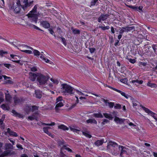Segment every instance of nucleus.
Segmentation results:
<instances>
[{
  "mask_svg": "<svg viewBox=\"0 0 157 157\" xmlns=\"http://www.w3.org/2000/svg\"><path fill=\"white\" fill-rule=\"evenodd\" d=\"M7 93H5L6 99L7 101H10L11 98V97L10 95L8 93V91L6 90Z\"/></svg>",
  "mask_w": 157,
  "mask_h": 157,
  "instance_id": "23",
  "label": "nucleus"
},
{
  "mask_svg": "<svg viewBox=\"0 0 157 157\" xmlns=\"http://www.w3.org/2000/svg\"><path fill=\"white\" fill-rule=\"evenodd\" d=\"M103 115L104 117L107 118L109 119H111L112 118V117L111 116L110 114L107 113H103Z\"/></svg>",
  "mask_w": 157,
  "mask_h": 157,
  "instance_id": "37",
  "label": "nucleus"
},
{
  "mask_svg": "<svg viewBox=\"0 0 157 157\" xmlns=\"http://www.w3.org/2000/svg\"><path fill=\"white\" fill-rule=\"evenodd\" d=\"M14 102L16 105L19 104L21 103L23 100L21 98H18L15 96L14 97Z\"/></svg>",
  "mask_w": 157,
  "mask_h": 157,
  "instance_id": "9",
  "label": "nucleus"
},
{
  "mask_svg": "<svg viewBox=\"0 0 157 157\" xmlns=\"http://www.w3.org/2000/svg\"><path fill=\"white\" fill-rule=\"evenodd\" d=\"M10 56L14 60L15 59H21V56H17L13 54H11Z\"/></svg>",
  "mask_w": 157,
  "mask_h": 157,
  "instance_id": "34",
  "label": "nucleus"
},
{
  "mask_svg": "<svg viewBox=\"0 0 157 157\" xmlns=\"http://www.w3.org/2000/svg\"><path fill=\"white\" fill-rule=\"evenodd\" d=\"M86 123L87 124H97V122L94 119H89L86 121Z\"/></svg>",
  "mask_w": 157,
  "mask_h": 157,
  "instance_id": "20",
  "label": "nucleus"
},
{
  "mask_svg": "<svg viewBox=\"0 0 157 157\" xmlns=\"http://www.w3.org/2000/svg\"><path fill=\"white\" fill-rule=\"evenodd\" d=\"M5 149L9 150V149H13V146L10 143H6L5 144Z\"/></svg>",
  "mask_w": 157,
  "mask_h": 157,
  "instance_id": "21",
  "label": "nucleus"
},
{
  "mask_svg": "<svg viewBox=\"0 0 157 157\" xmlns=\"http://www.w3.org/2000/svg\"><path fill=\"white\" fill-rule=\"evenodd\" d=\"M28 48H29L30 49L33 50V52L34 55L36 56H40V59L44 60V61L47 63H49L51 64L52 63V62L49 59H47L46 57H44V56L41 53H40V52L36 50L33 49L32 47L28 46L25 45Z\"/></svg>",
  "mask_w": 157,
  "mask_h": 157,
  "instance_id": "2",
  "label": "nucleus"
},
{
  "mask_svg": "<svg viewBox=\"0 0 157 157\" xmlns=\"http://www.w3.org/2000/svg\"><path fill=\"white\" fill-rule=\"evenodd\" d=\"M50 80L52 82H53L54 83L57 84L59 83V81L57 79H54L53 78H51Z\"/></svg>",
  "mask_w": 157,
  "mask_h": 157,
  "instance_id": "52",
  "label": "nucleus"
},
{
  "mask_svg": "<svg viewBox=\"0 0 157 157\" xmlns=\"http://www.w3.org/2000/svg\"><path fill=\"white\" fill-rule=\"evenodd\" d=\"M32 107V111L33 112L34 110H37L38 109L39 107L36 105H33Z\"/></svg>",
  "mask_w": 157,
  "mask_h": 157,
  "instance_id": "46",
  "label": "nucleus"
},
{
  "mask_svg": "<svg viewBox=\"0 0 157 157\" xmlns=\"http://www.w3.org/2000/svg\"><path fill=\"white\" fill-rule=\"evenodd\" d=\"M25 111L27 113H29L32 111V107L31 106H26L25 109Z\"/></svg>",
  "mask_w": 157,
  "mask_h": 157,
  "instance_id": "26",
  "label": "nucleus"
},
{
  "mask_svg": "<svg viewBox=\"0 0 157 157\" xmlns=\"http://www.w3.org/2000/svg\"><path fill=\"white\" fill-rule=\"evenodd\" d=\"M109 16V15L108 14H104L101 13L98 18L97 21L99 23L101 22V21H104L107 19Z\"/></svg>",
  "mask_w": 157,
  "mask_h": 157,
  "instance_id": "4",
  "label": "nucleus"
},
{
  "mask_svg": "<svg viewBox=\"0 0 157 157\" xmlns=\"http://www.w3.org/2000/svg\"><path fill=\"white\" fill-rule=\"evenodd\" d=\"M43 124L45 125H48V126H53L55 124V123L54 122H52L51 124H46V123H43Z\"/></svg>",
  "mask_w": 157,
  "mask_h": 157,
  "instance_id": "58",
  "label": "nucleus"
},
{
  "mask_svg": "<svg viewBox=\"0 0 157 157\" xmlns=\"http://www.w3.org/2000/svg\"><path fill=\"white\" fill-rule=\"evenodd\" d=\"M28 6V3H25V5L22 6L21 7L23 9L24 11H25L27 8V7Z\"/></svg>",
  "mask_w": 157,
  "mask_h": 157,
  "instance_id": "45",
  "label": "nucleus"
},
{
  "mask_svg": "<svg viewBox=\"0 0 157 157\" xmlns=\"http://www.w3.org/2000/svg\"><path fill=\"white\" fill-rule=\"evenodd\" d=\"M114 91L120 93L122 96L124 97L126 99H128L129 96L127 94L121 91V90L115 88Z\"/></svg>",
  "mask_w": 157,
  "mask_h": 157,
  "instance_id": "15",
  "label": "nucleus"
},
{
  "mask_svg": "<svg viewBox=\"0 0 157 157\" xmlns=\"http://www.w3.org/2000/svg\"><path fill=\"white\" fill-rule=\"evenodd\" d=\"M63 104L62 101H60L59 103H58L56 105L55 107V109L56 110H59V108L63 106Z\"/></svg>",
  "mask_w": 157,
  "mask_h": 157,
  "instance_id": "25",
  "label": "nucleus"
},
{
  "mask_svg": "<svg viewBox=\"0 0 157 157\" xmlns=\"http://www.w3.org/2000/svg\"><path fill=\"white\" fill-rule=\"evenodd\" d=\"M109 121L108 120L106 119H104L103 120V121L102 122V123L103 124H105L108 123Z\"/></svg>",
  "mask_w": 157,
  "mask_h": 157,
  "instance_id": "60",
  "label": "nucleus"
},
{
  "mask_svg": "<svg viewBox=\"0 0 157 157\" xmlns=\"http://www.w3.org/2000/svg\"><path fill=\"white\" fill-rule=\"evenodd\" d=\"M12 113L16 117H18L20 118H23L24 117V116L21 114L18 113L16 112L14 110H12Z\"/></svg>",
  "mask_w": 157,
  "mask_h": 157,
  "instance_id": "18",
  "label": "nucleus"
},
{
  "mask_svg": "<svg viewBox=\"0 0 157 157\" xmlns=\"http://www.w3.org/2000/svg\"><path fill=\"white\" fill-rule=\"evenodd\" d=\"M104 86L106 87H108L111 89L113 90H115V88H114V87H113L111 86H110L106 84H105L104 85Z\"/></svg>",
  "mask_w": 157,
  "mask_h": 157,
  "instance_id": "57",
  "label": "nucleus"
},
{
  "mask_svg": "<svg viewBox=\"0 0 157 157\" xmlns=\"http://www.w3.org/2000/svg\"><path fill=\"white\" fill-rule=\"evenodd\" d=\"M32 25L33 27V28L34 29H37V30H39L42 31H43L41 29H40L38 27H37L36 26L34 25Z\"/></svg>",
  "mask_w": 157,
  "mask_h": 157,
  "instance_id": "62",
  "label": "nucleus"
},
{
  "mask_svg": "<svg viewBox=\"0 0 157 157\" xmlns=\"http://www.w3.org/2000/svg\"><path fill=\"white\" fill-rule=\"evenodd\" d=\"M82 134L86 137H88L89 138H90L92 137L91 135L88 132H83Z\"/></svg>",
  "mask_w": 157,
  "mask_h": 157,
  "instance_id": "40",
  "label": "nucleus"
},
{
  "mask_svg": "<svg viewBox=\"0 0 157 157\" xmlns=\"http://www.w3.org/2000/svg\"><path fill=\"white\" fill-rule=\"evenodd\" d=\"M147 86L151 87H155V88L157 87V85L153 83H151L150 82H148L147 84Z\"/></svg>",
  "mask_w": 157,
  "mask_h": 157,
  "instance_id": "29",
  "label": "nucleus"
},
{
  "mask_svg": "<svg viewBox=\"0 0 157 157\" xmlns=\"http://www.w3.org/2000/svg\"><path fill=\"white\" fill-rule=\"evenodd\" d=\"M40 25L45 28H48L50 26V24L46 21H40Z\"/></svg>",
  "mask_w": 157,
  "mask_h": 157,
  "instance_id": "8",
  "label": "nucleus"
},
{
  "mask_svg": "<svg viewBox=\"0 0 157 157\" xmlns=\"http://www.w3.org/2000/svg\"><path fill=\"white\" fill-rule=\"evenodd\" d=\"M49 77L48 75H45L40 73H37V81L39 85H45L49 79Z\"/></svg>",
  "mask_w": 157,
  "mask_h": 157,
  "instance_id": "1",
  "label": "nucleus"
},
{
  "mask_svg": "<svg viewBox=\"0 0 157 157\" xmlns=\"http://www.w3.org/2000/svg\"><path fill=\"white\" fill-rule=\"evenodd\" d=\"M22 51L29 54H31L32 53V51L31 50H25L24 51Z\"/></svg>",
  "mask_w": 157,
  "mask_h": 157,
  "instance_id": "61",
  "label": "nucleus"
},
{
  "mask_svg": "<svg viewBox=\"0 0 157 157\" xmlns=\"http://www.w3.org/2000/svg\"><path fill=\"white\" fill-rule=\"evenodd\" d=\"M124 119L120 118L116 116L115 117L114 119V121L116 123H119L120 124H122L124 122Z\"/></svg>",
  "mask_w": 157,
  "mask_h": 157,
  "instance_id": "14",
  "label": "nucleus"
},
{
  "mask_svg": "<svg viewBox=\"0 0 157 157\" xmlns=\"http://www.w3.org/2000/svg\"><path fill=\"white\" fill-rule=\"evenodd\" d=\"M118 148L119 150L121 151L120 155L121 157H124L123 154L126 153L127 152L126 151V148L120 145L118 147Z\"/></svg>",
  "mask_w": 157,
  "mask_h": 157,
  "instance_id": "7",
  "label": "nucleus"
},
{
  "mask_svg": "<svg viewBox=\"0 0 157 157\" xmlns=\"http://www.w3.org/2000/svg\"><path fill=\"white\" fill-rule=\"evenodd\" d=\"M62 87L61 88V92L66 95L69 93V86L66 84H62Z\"/></svg>",
  "mask_w": 157,
  "mask_h": 157,
  "instance_id": "5",
  "label": "nucleus"
},
{
  "mask_svg": "<svg viewBox=\"0 0 157 157\" xmlns=\"http://www.w3.org/2000/svg\"><path fill=\"white\" fill-rule=\"evenodd\" d=\"M58 38H61L62 40V41L63 42V44L64 45H66V40L63 37H60L59 36H58Z\"/></svg>",
  "mask_w": 157,
  "mask_h": 157,
  "instance_id": "51",
  "label": "nucleus"
},
{
  "mask_svg": "<svg viewBox=\"0 0 157 157\" xmlns=\"http://www.w3.org/2000/svg\"><path fill=\"white\" fill-rule=\"evenodd\" d=\"M31 70L32 71H37V69L36 67H32L31 68Z\"/></svg>",
  "mask_w": 157,
  "mask_h": 157,
  "instance_id": "64",
  "label": "nucleus"
},
{
  "mask_svg": "<svg viewBox=\"0 0 157 157\" xmlns=\"http://www.w3.org/2000/svg\"><path fill=\"white\" fill-rule=\"evenodd\" d=\"M21 6H17L14 9V12L16 13H19L21 11Z\"/></svg>",
  "mask_w": 157,
  "mask_h": 157,
  "instance_id": "32",
  "label": "nucleus"
},
{
  "mask_svg": "<svg viewBox=\"0 0 157 157\" xmlns=\"http://www.w3.org/2000/svg\"><path fill=\"white\" fill-rule=\"evenodd\" d=\"M102 101L105 104L108 103V105L109 107L110 108H113L114 105V102H109V100H108L105 99L104 98H103L102 99Z\"/></svg>",
  "mask_w": 157,
  "mask_h": 157,
  "instance_id": "11",
  "label": "nucleus"
},
{
  "mask_svg": "<svg viewBox=\"0 0 157 157\" xmlns=\"http://www.w3.org/2000/svg\"><path fill=\"white\" fill-rule=\"evenodd\" d=\"M3 76L4 79L6 80V83H10V84L12 83V82L11 80H7V79H9L10 78V77H7L5 75H3Z\"/></svg>",
  "mask_w": 157,
  "mask_h": 157,
  "instance_id": "36",
  "label": "nucleus"
},
{
  "mask_svg": "<svg viewBox=\"0 0 157 157\" xmlns=\"http://www.w3.org/2000/svg\"><path fill=\"white\" fill-rule=\"evenodd\" d=\"M27 16L29 18H31L30 19V21L32 22H34L36 23L38 15L36 13H29Z\"/></svg>",
  "mask_w": 157,
  "mask_h": 157,
  "instance_id": "3",
  "label": "nucleus"
},
{
  "mask_svg": "<svg viewBox=\"0 0 157 157\" xmlns=\"http://www.w3.org/2000/svg\"><path fill=\"white\" fill-rule=\"evenodd\" d=\"M75 89L73 87L69 86V94H73L75 93Z\"/></svg>",
  "mask_w": 157,
  "mask_h": 157,
  "instance_id": "28",
  "label": "nucleus"
},
{
  "mask_svg": "<svg viewBox=\"0 0 157 157\" xmlns=\"http://www.w3.org/2000/svg\"><path fill=\"white\" fill-rule=\"evenodd\" d=\"M11 154V151L6 150L4 151L0 155V157H4L9 155H10Z\"/></svg>",
  "mask_w": 157,
  "mask_h": 157,
  "instance_id": "12",
  "label": "nucleus"
},
{
  "mask_svg": "<svg viewBox=\"0 0 157 157\" xmlns=\"http://www.w3.org/2000/svg\"><path fill=\"white\" fill-rule=\"evenodd\" d=\"M122 28L124 31V32H128L130 31L135 30V27L134 26L125 27Z\"/></svg>",
  "mask_w": 157,
  "mask_h": 157,
  "instance_id": "16",
  "label": "nucleus"
},
{
  "mask_svg": "<svg viewBox=\"0 0 157 157\" xmlns=\"http://www.w3.org/2000/svg\"><path fill=\"white\" fill-rule=\"evenodd\" d=\"M36 97L38 98H40L42 96V92L40 90H37L35 91Z\"/></svg>",
  "mask_w": 157,
  "mask_h": 157,
  "instance_id": "13",
  "label": "nucleus"
},
{
  "mask_svg": "<svg viewBox=\"0 0 157 157\" xmlns=\"http://www.w3.org/2000/svg\"><path fill=\"white\" fill-rule=\"evenodd\" d=\"M64 149H66L67 151H69V148L67 147L64 144L63 145L62 148H61V150L62 151Z\"/></svg>",
  "mask_w": 157,
  "mask_h": 157,
  "instance_id": "48",
  "label": "nucleus"
},
{
  "mask_svg": "<svg viewBox=\"0 0 157 157\" xmlns=\"http://www.w3.org/2000/svg\"><path fill=\"white\" fill-rule=\"evenodd\" d=\"M62 100V97L61 96H59L57 98L56 101V103H58V102L61 101Z\"/></svg>",
  "mask_w": 157,
  "mask_h": 157,
  "instance_id": "56",
  "label": "nucleus"
},
{
  "mask_svg": "<svg viewBox=\"0 0 157 157\" xmlns=\"http://www.w3.org/2000/svg\"><path fill=\"white\" fill-rule=\"evenodd\" d=\"M43 130L44 132L47 133V134L49 135V136H52V134L48 131V129H47L46 127H44L43 128Z\"/></svg>",
  "mask_w": 157,
  "mask_h": 157,
  "instance_id": "38",
  "label": "nucleus"
},
{
  "mask_svg": "<svg viewBox=\"0 0 157 157\" xmlns=\"http://www.w3.org/2000/svg\"><path fill=\"white\" fill-rule=\"evenodd\" d=\"M110 145L113 147H117L118 146V144L114 142H110Z\"/></svg>",
  "mask_w": 157,
  "mask_h": 157,
  "instance_id": "43",
  "label": "nucleus"
},
{
  "mask_svg": "<svg viewBox=\"0 0 157 157\" xmlns=\"http://www.w3.org/2000/svg\"><path fill=\"white\" fill-rule=\"evenodd\" d=\"M98 0H92L90 2L91 6H94L95 5Z\"/></svg>",
  "mask_w": 157,
  "mask_h": 157,
  "instance_id": "47",
  "label": "nucleus"
},
{
  "mask_svg": "<svg viewBox=\"0 0 157 157\" xmlns=\"http://www.w3.org/2000/svg\"><path fill=\"white\" fill-rule=\"evenodd\" d=\"M104 143V140L103 139H102L101 140H98L94 142V144L97 146H99L101 145H102V144Z\"/></svg>",
  "mask_w": 157,
  "mask_h": 157,
  "instance_id": "19",
  "label": "nucleus"
},
{
  "mask_svg": "<svg viewBox=\"0 0 157 157\" xmlns=\"http://www.w3.org/2000/svg\"><path fill=\"white\" fill-rule=\"evenodd\" d=\"M93 116L95 118H103V117L102 114L100 112L98 113H94L93 114Z\"/></svg>",
  "mask_w": 157,
  "mask_h": 157,
  "instance_id": "22",
  "label": "nucleus"
},
{
  "mask_svg": "<svg viewBox=\"0 0 157 157\" xmlns=\"http://www.w3.org/2000/svg\"><path fill=\"white\" fill-rule=\"evenodd\" d=\"M58 144L60 146H62L64 144V141H61L60 140H58Z\"/></svg>",
  "mask_w": 157,
  "mask_h": 157,
  "instance_id": "50",
  "label": "nucleus"
},
{
  "mask_svg": "<svg viewBox=\"0 0 157 157\" xmlns=\"http://www.w3.org/2000/svg\"><path fill=\"white\" fill-rule=\"evenodd\" d=\"M127 6L130 8L132 9L135 10L139 11L138 10V6H132V5H127Z\"/></svg>",
  "mask_w": 157,
  "mask_h": 157,
  "instance_id": "39",
  "label": "nucleus"
},
{
  "mask_svg": "<svg viewBox=\"0 0 157 157\" xmlns=\"http://www.w3.org/2000/svg\"><path fill=\"white\" fill-rule=\"evenodd\" d=\"M121 82L124 84H126L127 83L128 80L127 78H121L120 80Z\"/></svg>",
  "mask_w": 157,
  "mask_h": 157,
  "instance_id": "42",
  "label": "nucleus"
},
{
  "mask_svg": "<svg viewBox=\"0 0 157 157\" xmlns=\"http://www.w3.org/2000/svg\"><path fill=\"white\" fill-rule=\"evenodd\" d=\"M140 106L148 114L150 113V112H151V110H149L148 108L145 107L143 106L142 105H140Z\"/></svg>",
  "mask_w": 157,
  "mask_h": 157,
  "instance_id": "33",
  "label": "nucleus"
},
{
  "mask_svg": "<svg viewBox=\"0 0 157 157\" xmlns=\"http://www.w3.org/2000/svg\"><path fill=\"white\" fill-rule=\"evenodd\" d=\"M69 128L71 131H73V132H76L77 133L79 131V130H78L77 129H76L75 128H72L71 127L69 126Z\"/></svg>",
  "mask_w": 157,
  "mask_h": 157,
  "instance_id": "49",
  "label": "nucleus"
},
{
  "mask_svg": "<svg viewBox=\"0 0 157 157\" xmlns=\"http://www.w3.org/2000/svg\"><path fill=\"white\" fill-rule=\"evenodd\" d=\"M129 61L131 63L134 64L136 62V60L135 59H128Z\"/></svg>",
  "mask_w": 157,
  "mask_h": 157,
  "instance_id": "53",
  "label": "nucleus"
},
{
  "mask_svg": "<svg viewBox=\"0 0 157 157\" xmlns=\"http://www.w3.org/2000/svg\"><path fill=\"white\" fill-rule=\"evenodd\" d=\"M73 99L75 100V103H73L71 107H69V110L72 109L74 108L76 106L77 104L78 103L79 101L78 97L75 95Z\"/></svg>",
  "mask_w": 157,
  "mask_h": 157,
  "instance_id": "10",
  "label": "nucleus"
},
{
  "mask_svg": "<svg viewBox=\"0 0 157 157\" xmlns=\"http://www.w3.org/2000/svg\"><path fill=\"white\" fill-rule=\"evenodd\" d=\"M143 7L142 6H140L139 7H138V10H139L138 11H142V9Z\"/></svg>",
  "mask_w": 157,
  "mask_h": 157,
  "instance_id": "63",
  "label": "nucleus"
},
{
  "mask_svg": "<svg viewBox=\"0 0 157 157\" xmlns=\"http://www.w3.org/2000/svg\"><path fill=\"white\" fill-rule=\"evenodd\" d=\"M58 127L59 128L62 129L64 130H68V128L66 126L63 125H59Z\"/></svg>",
  "mask_w": 157,
  "mask_h": 157,
  "instance_id": "35",
  "label": "nucleus"
},
{
  "mask_svg": "<svg viewBox=\"0 0 157 157\" xmlns=\"http://www.w3.org/2000/svg\"><path fill=\"white\" fill-rule=\"evenodd\" d=\"M38 5H36L33 10L31 11L29 13H31L32 14L33 13H34L36 12V9L37 8V7H38Z\"/></svg>",
  "mask_w": 157,
  "mask_h": 157,
  "instance_id": "31",
  "label": "nucleus"
},
{
  "mask_svg": "<svg viewBox=\"0 0 157 157\" xmlns=\"http://www.w3.org/2000/svg\"><path fill=\"white\" fill-rule=\"evenodd\" d=\"M71 29L73 34L78 35L80 34V31L79 29H76L73 28H72Z\"/></svg>",
  "mask_w": 157,
  "mask_h": 157,
  "instance_id": "24",
  "label": "nucleus"
},
{
  "mask_svg": "<svg viewBox=\"0 0 157 157\" xmlns=\"http://www.w3.org/2000/svg\"><path fill=\"white\" fill-rule=\"evenodd\" d=\"M7 52L4 51L2 50L0 51V56H3L4 54H7Z\"/></svg>",
  "mask_w": 157,
  "mask_h": 157,
  "instance_id": "54",
  "label": "nucleus"
},
{
  "mask_svg": "<svg viewBox=\"0 0 157 157\" xmlns=\"http://www.w3.org/2000/svg\"><path fill=\"white\" fill-rule=\"evenodd\" d=\"M13 62H16V63H19V64H20V65H22L23 63H21L20 62V60H12Z\"/></svg>",
  "mask_w": 157,
  "mask_h": 157,
  "instance_id": "59",
  "label": "nucleus"
},
{
  "mask_svg": "<svg viewBox=\"0 0 157 157\" xmlns=\"http://www.w3.org/2000/svg\"><path fill=\"white\" fill-rule=\"evenodd\" d=\"M98 28H101L102 30H105L106 29L108 30L109 29V27L108 26H99Z\"/></svg>",
  "mask_w": 157,
  "mask_h": 157,
  "instance_id": "41",
  "label": "nucleus"
},
{
  "mask_svg": "<svg viewBox=\"0 0 157 157\" xmlns=\"http://www.w3.org/2000/svg\"><path fill=\"white\" fill-rule=\"evenodd\" d=\"M6 133H9V135L10 136H13L15 137H17V135L16 132L11 131L9 128L7 129Z\"/></svg>",
  "mask_w": 157,
  "mask_h": 157,
  "instance_id": "17",
  "label": "nucleus"
},
{
  "mask_svg": "<svg viewBox=\"0 0 157 157\" xmlns=\"http://www.w3.org/2000/svg\"><path fill=\"white\" fill-rule=\"evenodd\" d=\"M151 47L155 53L157 55V44H153L152 45Z\"/></svg>",
  "mask_w": 157,
  "mask_h": 157,
  "instance_id": "30",
  "label": "nucleus"
},
{
  "mask_svg": "<svg viewBox=\"0 0 157 157\" xmlns=\"http://www.w3.org/2000/svg\"><path fill=\"white\" fill-rule=\"evenodd\" d=\"M29 78L33 82L35 81L36 78H37V74H36L33 73L29 72Z\"/></svg>",
  "mask_w": 157,
  "mask_h": 157,
  "instance_id": "6",
  "label": "nucleus"
},
{
  "mask_svg": "<svg viewBox=\"0 0 157 157\" xmlns=\"http://www.w3.org/2000/svg\"><path fill=\"white\" fill-rule=\"evenodd\" d=\"M131 99L132 103L133 106L134 107H136L138 105V102L132 98H131Z\"/></svg>",
  "mask_w": 157,
  "mask_h": 157,
  "instance_id": "27",
  "label": "nucleus"
},
{
  "mask_svg": "<svg viewBox=\"0 0 157 157\" xmlns=\"http://www.w3.org/2000/svg\"><path fill=\"white\" fill-rule=\"evenodd\" d=\"M95 48H89L90 52L91 53H93L95 51Z\"/></svg>",
  "mask_w": 157,
  "mask_h": 157,
  "instance_id": "55",
  "label": "nucleus"
},
{
  "mask_svg": "<svg viewBox=\"0 0 157 157\" xmlns=\"http://www.w3.org/2000/svg\"><path fill=\"white\" fill-rule=\"evenodd\" d=\"M115 109H120L121 108V105L120 104H116L114 106Z\"/></svg>",
  "mask_w": 157,
  "mask_h": 157,
  "instance_id": "44",
  "label": "nucleus"
}]
</instances>
